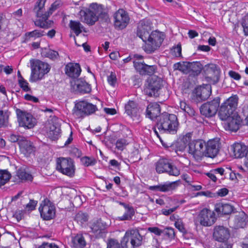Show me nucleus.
<instances>
[{"label": "nucleus", "instance_id": "obj_1", "mask_svg": "<svg viewBox=\"0 0 248 248\" xmlns=\"http://www.w3.org/2000/svg\"><path fill=\"white\" fill-rule=\"evenodd\" d=\"M178 125L175 115L165 112L158 116L156 126L160 132L174 134L177 132Z\"/></svg>", "mask_w": 248, "mask_h": 248}, {"label": "nucleus", "instance_id": "obj_2", "mask_svg": "<svg viewBox=\"0 0 248 248\" xmlns=\"http://www.w3.org/2000/svg\"><path fill=\"white\" fill-rule=\"evenodd\" d=\"M46 0H39L36 2V5L33 9L37 17L40 18L35 22V24L41 28H44L46 27V21L52 12L55 10L59 5V3L56 1L54 2L49 8V10L46 11L44 8Z\"/></svg>", "mask_w": 248, "mask_h": 248}, {"label": "nucleus", "instance_id": "obj_3", "mask_svg": "<svg viewBox=\"0 0 248 248\" xmlns=\"http://www.w3.org/2000/svg\"><path fill=\"white\" fill-rule=\"evenodd\" d=\"M30 63L31 71L30 81L31 82L42 79L50 70L49 65L47 63L39 60H31Z\"/></svg>", "mask_w": 248, "mask_h": 248}, {"label": "nucleus", "instance_id": "obj_4", "mask_svg": "<svg viewBox=\"0 0 248 248\" xmlns=\"http://www.w3.org/2000/svg\"><path fill=\"white\" fill-rule=\"evenodd\" d=\"M163 81L156 76H152L147 80L145 85L144 93L149 96L157 97L163 85Z\"/></svg>", "mask_w": 248, "mask_h": 248}, {"label": "nucleus", "instance_id": "obj_5", "mask_svg": "<svg viewBox=\"0 0 248 248\" xmlns=\"http://www.w3.org/2000/svg\"><path fill=\"white\" fill-rule=\"evenodd\" d=\"M97 110L96 105L82 100L75 103L73 114L78 118L84 117L94 113Z\"/></svg>", "mask_w": 248, "mask_h": 248}, {"label": "nucleus", "instance_id": "obj_6", "mask_svg": "<svg viewBox=\"0 0 248 248\" xmlns=\"http://www.w3.org/2000/svg\"><path fill=\"white\" fill-rule=\"evenodd\" d=\"M238 98L236 96H232L228 98L220 108L218 115L222 120H226L231 117L233 111L237 106Z\"/></svg>", "mask_w": 248, "mask_h": 248}, {"label": "nucleus", "instance_id": "obj_7", "mask_svg": "<svg viewBox=\"0 0 248 248\" xmlns=\"http://www.w3.org/2000/svg\"><path fill=\"white\" fill-rule=\"evenodd\" d=\"M155 170L158 173L166 172L170 175L175 176L180 174V170L178 168L164 158L159 159L156 163Z\"/></svg>", "mask_w": 248, "mask_h": 248}, {"label": "nucleus", "instance_id": "obj_8", "mask_svg": "<svg viewBox=\"0 0 248 248\" xmlns=\"http://www.w3.org/2000/svg\"><path fill=\"white\" fill-rule=\"evenodd\" d=\"M205 142L202 140H196L188 144V153L197 161L201 160L204 156Z\"/></svg>", "mask_w": 248, "mask_h": 248}, {"label": "nucleus", "instance_id": "obj_9", "mask_svg": "<svg viewBox=\"0 0 248 248\" xmlns=\"http://www.w3.org/2000/svg\"><path fill=\"white\" fill-rule=\"evenodd\" d=\"M144 49L148 53H152L158 48L164 40L161 33L154 31L148 36Z\"/></svg>", "mask_w": 248, "mask_h": 248}, {"label": "nucleus", "instance_id": "obj_10", "mask_svg": "<svg viewBox=\"0 0 248 248\" xmlns=\"http://www.w3.org/2000/svg\"><path fill=\"white\" fill-rule=\"evenodd\" d=\"M16 113L20 126L25 129H31L36 124V120L31 114L20 109H16Z\"/></svg>", "mask_w": 248, "mask_h": 248}, {"label": "nucleus", "instance_id": "obj_11", "mask_svg": "<svg viewBox=\"0 0 248 248\" xmlns=\"http://www.w3.org/2000/svg\"><path fill=\"white\" fill-rule=\"evenodd\" d=\"M56 168L62 174L69 177H73L75 174L74 162L70 158L60 157L58 158Z\"/></svg>", "mask_w": 248, "mask_h": 248}, {"label": "nucleus", "instance_id": "obj_12", "mask_svg": "<svg viewBox=\"0 0 248 248\" xmlns=\"http://www.w3.org/2000/svg\"><path fill=\"white\" fill-rule=\"evenodd\" d=\"M219 104L220 99L218 97L203 104L200 108L201 113L206 117L214 116L218 110Z\"/></svg>", "mask_w": 248, "mask_h": 248}, {"label": "nucleus", "instance_id": "obj_13", "mask_svg": "<svg viewBox=\"0 0 248 248\" xmlns=\"http://www.w3.org/2000/svg\"><path fill=\"white\" fill-rule=\"evenodd\" d=\"M41 217L44 220H50L55 215V208L54 205L48 200L43 201L39 208Z\"/></svg>", "mask_w": 248, "mask_h": 248}, {"label": "nucleus", "instance_id": "obj_14", "mask_svg": "<svg viewBox=\"0 0 248 248\" xmlns=\"http://www.w3.org/2000/svg\"><path fill=\"white\" fill-rule=\"evenodd\" d=\"M46 135L52 140L57 139L60 134V125L58 119L54 118L47 122L46 126Z\"/></svg>", "mask_w": 248, "mask_h": 248}, {"label": "nucleus", "instance_id": "obj_15", "mask_svg": "<svg viewBox=\"0 0 248 248\" xmlns=\"http://www.w3.org/2000/svg\"><path fill=\"white\" fill-rule=\"evenodd\" d=\"M152 25L151 21L148 19L141 20L138 23L137 34L143 42H146L152 30Z\"/></svg>", "mask_w": 248, "mask_h": 248}, {"label": "nucleus", "instance_id": "obj_16", "mask_svg": "<svg viewBox=\"0 0 248 248\" xmlns=\"http://www.w3.org/2000/svg\"><path fill=\"white\" fill-rule=\"evenodd\" d=\"M198 218L201 225L203 226H211L216 220L214 212L207 208L202 210L199 215Z\"/></svg>", "mask_w": 248, "mask_h": 248}, {"label": "nucleus", "instance_id": "obj_17", "mask_svg": "<svg viewBox=\"0 0 248 248\" xmlns=\"http://www.w3.org/2000/svg\"><path fill=\"white\" fill-rule=\"evenodd\" d=\"M129 240H130L131 244L133 247H137L141 245L142 236L140 234L138 231L132 230L125 232L122 243L124 245H125Z\"/></svg>", "mask_w": 248, "mask_h": 248}, {"label": "nucleus", "instance_id": "obj_18", "mask_svg": "<svg viewBox=\"0 0 248 248\" xmlns=\"http://www.w3.org/2000/svg\"><path fill=\"white\" fill-rule=\"evenodd\" d=\"M219 150V141L217 139L209 140L205 142L204 156L214 158L218 154Z\"/></svg>", "mask_w": 248, "mask_h": 248}, {"label": "nucleus", "instance_id": "obj_19", "mask_svg": "<svg viewBox=\"0 0 248 248\" xmlns=\"http://www.w3.org/2000/svg\"><path fill=\"white\" fill-rule=\"evenodd\" d=\"M115 26L120 29H123L127 25L129 17L127 13L123 9H120L116 12L114 15Z\"/></svg>", "mask_w": 248, "mask_h": 248}, {"label": "nucleus", "instance_id": "obj_20", "mask_svg": "<svg viewBox=\"0 0 248 248\" xmlns=\"http://www.w3.org/2000/svg\"><path fill=\"white\" fill-rule=\"evenodd\" d=\"M73 90L81 94L89 93L91 91V85L84 79L79 78L71 82Z\"/></svg>", "mask_w": 248, "mask_h": 248}, {"label": "nucleus", "instance_id": "obj_21", "mask_svg": "<svg viewBox=\"0 0 248 248\" xmlns=\"http://www.w3.org/2000/svg\"><path fill=\"white\" fill-rule=\"evenodd\" d=\"M178 185L179 182L178 181L167 182L158 185L151 186L150 189L155 191L167 192L176 189Z\"/></svg>", "mask_w": 248, "mask_h": 248}, {"label": "nucleus", "instance_id": "obj_22", "mask_svg": "<svg viewBox=\"0 0 248 248\" xmlns=\"http://www.w3.org/2000/svg\"><path fill=\"white\" fill-rule=\"evenodd\" d=\"M226 120H227L226 124L227 128L232 131H237L240 126L242 125V119L236 113L233 114Z\"/></svg>", "mask_w": 248, "mask_h": 248}, {"label": "nucleus", "instance_id": "obj_23", "mask_svg": "<svg viewBox=\"0 0 248 248\" xmlns=\"http://www.w3.org/2000/svg\"><path fill=\"white\" fill-rule=\"evenodd\" d=\"M213 236L216 240L224 242L229 238L230 232L227 228L223 226H218L214 228Z\"/></svg>", "mask_w": 248, "mask_h": 248}, {"label": "nucleus", "instance_id": "obj_24", "mask_svg": "<svg viewBox=\"0 0 248 248\" xmlns=\"http://www.w3.org/2000/svg\"><path fill=\"white\" fill-rule=\"evenodd\" d=\"M92 14L93 13L89 9L81 10L79 12L81 20L90 25H93L98 20L96 16Z\"/></svg>", "mask_w": 248, "mask_h": 248}, {"label": "nucleus", "instance_id": "obj_25", "mask_svg": "<svg viewBox=\"0 0 248 248\" xmlns=\"http://www.w3.org/2000/svg\"><path fill=\"white\" fill-rule=\"evenodd\" d=\"M19 147L21 152L27 156L32 154L35 150L32 143L25 138L20 142Z\"/></svg>", "mask_w": 248, "mask_h": 248}, {"label": "nucleus", "instance_id": "obj_26", "mask_svg": "<svg viewBox=\"0 0 248 248\" xmlns=\"http://www.w3.org/2000/svg\"><path fill=\"white\" fill-rule=\"evenodd\" d=\"M65 70L67 76L73 78L78 77L81 72L79 65L73 63H68L65 66Z\"/></svg>", "mask_w": 248, "mask_h": 248}, {"label": "nucleus", "instance_id": "obj_27", "mask_svg": "<svg viewBox=\"0 0 248 248\" xmlns=\"http://www.w3.org/2000/svg\"><path fill=\"white\" fill-rule=\"evenodd\" d=\"M160 113V106L157 103H151L148 106L146 109V116L151 120L156 118Z\"/></svg>", "mask_w": 248, "mask_h": 248}, {"label": "nucleus", "instance_id": "obj_28", "mask_svg": "<svg viewBox=\"0 0 248 248\" xmlns=\"http://www.w3.org/2000/svg\"><path fill=\"white\" fill-rule=\"evenodd\" d=\"M216 211L222 214L228 215L234 210V207L227 203H218L216 205Z\"/></svg>", "mask_w": 248, "mask_h": 248}, {"label": "nucleus", "instance_id": "obj_29", "mask_svg": "<svg viewBox=\"0 0 248 248\" xmlns=\"http://www.w3.org/2000/svg\"><path fill=\"white\" fill-rule=\"evenodd\" d=\"M203 70L205 76L210 78H214L218 73L216 65L213 64L205 65Z\"/></svg>", "mask_w": 248, "mask_h": 248}, {"label": "nucleus", "instance_id": "obj_30", "mask_svg": "<svg viewBox=\"0 0 248 248\" xmlns=\"http://www.w3.org/2000/svg\"><path fill=\"white\" fill-rule=\"evenodd\" d=\"M246 220L247 216L244 212L239 213L235 216L234 219V227L235 228L244 227L247 223Z\"/></svg>", "mask_w": 248, "mask_h": 248}, {"label": "nucleus", "instance_id": "obj_31", "mask_svg": "<svg viewBox=\"0 0 248 248\" xmlns=\"http://www.w3.org/2000/svg\"><path fill=\"white\" fill-rule=\"evenodd\" d=\"M121 204L124 205L125 212L122 216L119 217V219L121 220H129L131 219L135 213L133 208L124 203H122Z\"/></svg>", "mask_w": 248, "mask_h": 248}, {"label": "nucleus", "instance_id": "obj_32", "mask_svg": "<svg viewBox=\"0 0 248 248\" xmlns=\"http://www.w3.org/2000/svg\"><path fill=\"white\" fill-rule=\"evenodd\" d=\"M69 27L77 36H78L82 31L86 32L84 27L78 21L70 20Z\"/></svg>", "mask_w": 248, "mask_h": 248}, {"label": "nucleus", "instance_id": "obj_33", "mask_svg": "<svg viewBox=\"0 0 248 248\" xmlns=\"http://www.w3.org/2000/svg\"><path fill=\"white\" fill-rule=\"evenodd\" d=\"M86 245L85 241L82 235H77L72 237L71 246L74 248H83Z\"/></svg>", "mask_w": 248, "mask_h": 248}, {"label": "nucleus", "instance_id": "obj_34", "mask_svg": "<svg viewBox=\"0 0 248 248\" xmlns=\"http://www.w3.org/2000/svg\"><path fill=\"white\" fill-rule=\"evenodd\" d=\"M16 175L19 179L24 181H31L33 179L32 176L28 172H27L25 169L20 168L16 172Z\"/></svg>", "mask_w": 248, "mask_h": 248}, {"label": "nucleus", "instance_id": "obj_35", "mask_svg": "<svg viewBox=\"0 0 248 248\" xmlns=\"http://www.w3.org/2000/svg\"><path fill=\"white\" fill-rule=\"evenodd\" d=\"M202 69L203 66L200 62H191L190 74L194 76H198L201 73Z\"/></svg>", "mask_w": 248, "mask_h": 248}, {"label": "nucleus", "instance_id": "obj_36", "mask_svg": "<svg viewBox=\"0 0 248 248\" xmlns=\"http://www.w3.org/2000/svg\"><path fill=\"white\" fill-rule=\"evenodd\" d=\"M103 223L101 221H97L94 222L91 227L93 233L96 235L99 234L104 229Z\"/></svg>", "mask_w": 248, "mask_h": 248}, {"label": "nucleus", "instance_id": "obj_37", "mask_svg": "<svg viewBox=\"0 0 248 248\" xmlns=\"http://www.w3.org/2000/svg\"><path fill=\"white\" fill-rule=\"evenodd\" d=\"M125 112L128 115H133L137 112V105L135 102L129 101L125 106Z\"/></svg>", "mask_w": 248, "mask_h": 248}, {"label": "nucleus", "instance_id": "obj_38", "mask_svg": "<svg viewBox=\"0 0 248 248\" xmlns=\"http://www.w3.org/2000/svg\"><path fill=\"white\" fill-rule=\"evenodd\" d=\"M129 144V142L127 140L125 139H118L115 143L116 148L119 151H123L127 145Z\"/></svg>", "mask_w": 248, "mask_h": 248}, {"label": "nucleus", "instance_id": "obj_39", "mask_svg": "<svg viewBox=\"0 0 248 248\" xmlns=\"http://www.w3.org/2000/svg\"><path fill=\"white\" fill-rule=\"evenodd\" d=\"M88 9L93 13V15L96 16L97 19L99 16L102 13V7L96 3L91 4Z\"/></svg>", "mask_w": 248, "mask_h": 248}, {"label": "nucleus", "instance_id": "obj_40", "mask_svg": "<svg viewBox=\"0 0 248 248\" xmlns=\"http://www.w3.org/2000/svg\"><path fill=\"white\" fill-rule=\"evenodd\" d=\"M11 174L6 170H0V186L5 185L10 179Z\"/></svg>", "mask_w": 248, "mask_h": 248}, {"label": "nucleus", "instance_id": "obj_41", "mask_svg": "<svg viewBox=\"0 0 248 248\" xmlns=\"http://www.w3.org/2000/svg\"><path fill=\"white\" fill-rule=\"evenodd\" d=\"M202 98L203 100L207 99L211 93V89L210 85H206L205 87L201 86Z\"/></svg>", "mask_w": 248, "mask_h": 248}, {"label": "nucleus", "instance_id": "obj_42", "mask_svg": "<svg viewBox=\"0 0 248 248\" xmlns=\"http://www.w3.org/2000/svg\"><path fill=\"white\" fill-rule=\"evenodd\" d=\"M75 219L78 222L83 224L87 221L88 217L85 213L79 212L76 214Z\"/></svg>", "mask_w": 248, "mask_h": 248}, {"label": "nucleus", "instance_id": "obj_43", "mask_svg": "<svg viewBox=\"0 0 248 248\" xmlns=\"http://www.w3.org/2000/svg\"><path fill=\"white\" fill-rule=\"evenodd\" d=\"M202 95L201 86L195 88L192 93L193 99L197 102L202 101Z\"/></svg>", "mask_w": 248, "mask_h": 248}, {"label": "nucleus", "instance_id": "obj_44", "mask_svg": "<svg viewBox=\"0 0 248 248\" xmlns=\"http://www.w3.org/2000/svg\"><path fill=\"white\" fill-rule=\"evenodd\" d=\"M146 64L138 62H134V66L136 70L139 72L140 74H144V68L145 67Z\"/></svg>", "mask_w": 248, "mask_h": 248}, {"label": "nucleus", "instance_id": "obj_45", "mask_svg": "<svg viewBox=\"0 0 248 248\" xmlns=\"http://www.w3.org/2000/svg\"><path fill=\"white\" fill-rule=\"evenodd\" d=\"M164 234L166 238H167L170 240L174 239L175 232L173 228H166L164 231Z\"/></svg>", "mask_w": 248, "mask_h": 248}, {"label": "nucleus", "instance_id": "obj_46", "mask_svg": "<svg viewBox=\"0 0 248 248\" xmlns=\"http://www.w3.org/2000/svg\"><path fill=\"white\" fill-rule=\"evenodd\" d=\"M191 63L187 62H182L181 71L185 74H190Z\"/></svg>", "mask_w": 248, "mask_h": 248}, {"label": "nucleus", "instance_id": "obj_47", "mask_svg": "<svg viewBox=\"0 0 248 248\" xmlns=\"http://www.w3.org/2000/svg\"><path fill=\"white\" fill-rule=\"evenodd\" d=\"M107 248H124L119 242L114 239H110L107 244Z\"/></svg>", "mask_w": 248, "mask_h": 248}, {"label": "nucleus", "instance_id": "obj_48", "mask_svg": "<svg viewBox=\"0 0 248 248\" xmlns=\"http://www.w3.org/2000/svg\"><path fill=\"white\" fill-rule=\"evenodd\" d=\"M9 115L7 112L0 110V126L4 125L8 121Z\"/></svg>", "mask_w": 248, "mask_h": 248}, {"label": "nucleus", "instance_id": "obj_49", "mask_svg": "<svg viewBox=\"0 0 248 248\" xmlns=\"http://www.w3.org/2000/svg\"><path fill=\"white\" fill-rule=\"evenodd\" d=\"M82 163L86 166L93 165L95 163V160L93 158L87 156H84L81 159Z\"/></svg>", "mask_w": 248, "mask_h": 248}, {"label": "nucleus", "instance_id": "obj_50", "mask_svg": "<svg viewBox=\"0 0 248 248\" xmlns=\"http://www.w3.org/2000/svg\"><path fill=\"white\" fill-rule=\"evenodd\" d=\"M18 84L20 87L25 92H28L30 90V88L29 87V83L28 82L23 79H18Z\"/></svg>", "mask_w": 248, "mask_h": 248}, {"label": "nucleus", "instance_id": "obj_51", "mask_svg": "<svg viewBox=\"0 0 248 248\" xmlns=\"http://www.w3.org/2000/svg\"><path fill=\"white\" fill-rule=\"evenodd\" d=\"M243 118L242 119V125L248 126V108L244 107L243 109Z\"/></svg>", "mask_w": 248, "mask_h": 248}, {"label": "nucleus", "instance_id": "obj_52", "mask_svg": "<svg viewBox=\"0 0 248 248\" xmlns=\"http://www.w3.org/2000/svg\"><path fill=\"white\" fill-rule=\"evenodd\" d=\"M155 65H146L144 68L143 75H152L153 74L155 70Z\"/></svg>", "mask_w": 248, "mask_h": 248}, {"label": "nucleus", "instance_id": "obj_53", "mask_svg": "<svg viewBox=\"0 0 248 248\" xmlns=\"http://www.w3.org/2000/svg\"><path fill=\"white\" fill-rule=\"evenodd\" d=\"M242 25L243 27L244 32L245 34L246 35H248V13L244 17L242 23Z\"/></svg>", "mask_w": 248, "mask_h": 248}, {"label": "nucleus", "instance_id": "obj_54", "mask_svg": "<svg viewBox=\"0 0 248 248\" xmlns=\"http://www.w3.org/2000/svg\"><path fill=\"white\" fill-rule=\"evenodd\" d=\"M230 170H231L230 168H226V169L223 168H218L212 170V172H215L216 174H219L220 175H223L224 173L229 172L228 171Z\"/></svg>", "mask_w": 248, "mask_h": 248}, {"label": "nucleus", "instance_id": "obj_55", "mask_svg": "<svg viewBox=\"0 0 248 248\" xmlns=\"http://www.w3.org/2000/svg\"><path fill=\"white\" fill-rule=\"evenodd\" d=\"M117 81L116 76L115 73L111 72L110 73V75L108 77V83L112 86H114Z\"/></svg>", "mask_w": 248, "mask_h": 248}, {"label": "nucleus", "instance_id": "obj_56", "mask_svg": "<svg viewBox=\"0 0 248 248\" xmlns=\"http://www.w3.org/2000/svg\"><path fill=\"white\" fill-rule=\"evenodd\" d=\"M24 137L18 135L12 134L10 137V140L12 142H18L19 144L21 140H23Z\"/></svg>", "mask_w": 248, "mask_h": 248}, {"label": "nucleus", "instance_id": "obj_57", "mask_svg": "<svg viewBox=\"0 0 248 248\" xmlns=\"http://www.w3.org/2000/svg\"><path fill=\"white\" fill-rule=\"evenodd\" d=\"M44 31H40L39 30H34L31 32H29V36L31 37H39L44 35Z\"/></svg>", "mask_w": 248, "mask_h": 248}, {"label": "nucleus", "instance_id": "obj_58", "mask_svg": "<svg viewBox=\"0 0 248 248\" xmlns=\"http://www.w3.org/2000/svg\"><path fill=\"white\" fill-rule=\"evenodd\" d=\"M37 203L36 201L31 200L30 202L26 205V208L28 210L32 211L35 209Z\"/></svg>", "mask_w": 248, "mask_h": 248}, {"label": "nucleus", "instance_id": "obj_59", "mask_svg": "<svg viewBox=\"0 0 248 248\" xmlns=\"http://www.w3.org/2000/svg\"><path fill=\"white\" fill-rule=\"evenodd\" d=\"M148 231L157 235H160L162 232V230L156 227H149L148 228Z\"/></svg>", "mask_w": 248, "mask_h": 248}, {"label": "nucleus", "instance_id": "obj_60", "mask_svg": "<svg viewBox=\"0 0 248 248\" xmlns=\"http://www.w3.org/2000/svg\"><path fill=\"white\" fill-rule=\"evenodd\" d=\"M177 208H178V206H176V207L170 208L169 209H163L161 210V212L164 215L168 216V215H170L173 212H174L177 209Z\"/></svg>", "mask_w": 248, "mask_h": 248}, {"label": "nucleus", "instance_id": "obj_61", "mask_svg": "<svg viewBox=\"0 0 248 248\" xmlns=\"http://www.w3.org/2000/svg\"><path fill=\"white\" fill-rule=\"evenodd\" d=\"M24 211L23 210H18L16 212L14 216L16 218L17 221L21 220L23 217Z\"/></svg>", "mask_w": 248, "mask_h": 248}, {"label": "nucleus", "instance_id": "obj_62", "mask_svg": "<svg viewBox=\"0 0 248 248\" xmlns=\"http://www.w3.org/2000/svg\"><path fill=\"white\" fill-rule=\"evenodd\" d=\"M229 75L232 78H233L235 80H238L241 78L240 75L233 71H229Z\"/></svg>", "mask_w": 248, "mask_h": 248}, {"label": "nucleus", "instance_id": "obj_63", "mask_svg": "<svg viewBox=\"0 0 248 248\" xmlns=\"http://www.w3.org/2000/svg\"><path fill=\"white\" fill-rule=\"evenodd\" d=\"M38 248H59V247L54 243H44Z\"/></svg>", "mask_w": 248, "mask_h": 248}, {"label": "nucleus", "instance_id": "obj_64", "mask_svg": "<svg viewBox=\"0 0 248 248\" xmlns=\"http://www.w3.org/2000/svg\"><path fill=\"white\" fill-rule=\"evenodd\" d=\"M184 112L187 113L190 116H193L195 115V110L192 108L189 105L186 108V110H184Z\"/></svg>", "mask_w": 248, "mask_h": 248}]
</instances>
